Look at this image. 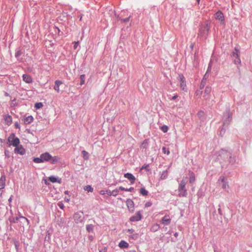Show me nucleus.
<instances>
[{
    "label": "nucleus",
    "mask_w": 252,
    "mask_h": 252,
    "mask_svg": "<svg viewBox=\"0 0 252 252\" xmlns=\"http://www.w3.org/2000/svg\"><path fill=\"white\" fill-rule=\"evenodd\" d=\"M8 144L10 146L12 145L13 146H17L20 143V140L18 138L15 137L14 133H11L8 138Z\"/></svg>",
    "instance_id": "nucleus-1"
},
{
    "label": "nucleus",
    "mask_w": 252,
    "mask_h": 252,
    "mask_svg": "<svg viewBox=\"0 0 252 252\" xmlns=\"http://www.w3.org/2000/svg\"><path fill=\"white\" fill-rule=\"evenodd\" d=\"M19 220H21L20 221H21V222H22L23 223H27V224H29V220L26 218L23 217V216H21L19 218H18V217L13 218V219L11 220H10V222H12V223H18L19 221Z\"/></svg>",
    "instance_id": "nucleus-2"
},
{
    "label": "nucleus",
    "mask_w": 252,
    "mask_h": 252,
    "mask_svg": "<svg viewBox=\"0 0 252 252\" xmlns=\"http://www.w3.org/2000/svg\"><path fill=\"white\" fill-rule=\"evenodd\" d=\"M178 79L180 82V87L183 90H184L186 87L185 78L183 74H179Z\"/></svg>",
    "instance_id": "nucleus-3"
},
{
    "label": "nucleus",
    "mask_w": 252,
    "mask_h": 252,
    "mask_svg": "<svg viewBox=\"0 0 252 252\" xmlns=\"http://www.w3.org/2000/svg\"><path fill=\"white\" fill-rule=\"evenodd\" d=\"M83 213H76L73 217L74 220L76 223L81 222L83 221Z\"/></svg>",
    "instance_id": "nucleus-4"
},
{
    "label": "nucleus",
    "mask_w": 252,
    "mask_h": 252,
    "mask_svg": "<svg viewBox=\"0 0 252 252\" xmlns=\"http://www.w3.org/2000/svg\"><path fill=\"white\" fill-rule=\"evenodd\" d=\"M126 206L128 210L131 212H133L134 210V204L131 199H127L126 201Z\"/></svg>",
    "instance_id": "nucleus-5"
},
{
    "label": "nucleus",
    "mask_w": 252,
    "mask_h": 252,
    "mask_svg": "<svg viewBox=\"0 0 252 252\" xmlns=\"http://www.w3.org/2000/svg\"><path fill=\"white\" fill-rule=\"evenodd\" d=\"M3 117L5 125L8 126L11 125L12 123V118L10 115L8 114L4 115Z\"/></svg>",
    "instance_id": "nucleus-6"
},
{
    "label": "nucleus",
    "mask_w": 252,
    "mask_h": 252,
    "mask_svg": "<svg viewBox=\"0 0 252 252\" xmlns=\"http://www.w3.org/2000/svg\"><path fill=\"white\" fill-rule=\"evenodd\" d=\"M41 156L43 162L49 161L52 158V156L47 152L42 154Z\"/></svg>",
    "instance_id": "nucleus-7"
},
{
    "label": "nucleus",
    "mask_w": 252,
    "mask_h": 252,
    "mask_svg": "<svg viewBox=\"0 0 252 252\" xmlns=\"http://www.w3.org/2000/svg\"><path fill=\"white\" fill-rule=\"evenodd\" d=\"M178 192L180 197H186L188 195L187 190L185 188L178 187Z\"/></svg>",
    "instance_id": "nucleus-8"
},
{
    "label": "nucleus",
    "mask_w": 252,
    "mask_h": 252,
    "mask_svg": "<svg viewBox=\"0 0 252 252\" xmlns=\"http://www.w3.org/2000/svg\"><path fill=\"white\" fill-rule=\"evenodd\" d=\"M235 50L237 52V53H234L233 52L232 54V56L235 58L234 59V63L236 64H239L241 63V60L239 57V55L238 53V50H237L235 48Z\"/></svg>",
    "instance_id": "nucleus-9"
},
{
    "label": "nucleus",
    "mask_w": 252,
    "mask_h": 252,
    "mask_svg": "<svg viewBox=\"0 0 252 252\" xmlns=\"http://www.w3.org/2000/svg\"><path fill=\"white\" fill-rule=\"evenodd\" d=\"M16 148L14 150V152L16 154H19L20 155H24L25 153V149L23 148L22 146H15Z\"/></svg>",
    "instance_id": "nucleus-10"
},
{
    "label": "nucleus",
    "mask_w": 252,
    "mask_h": 252,
    "mask_svg": "<svg viewBox=\"0 0 252 252\" xmlns=\"http://www.w3.org/2000/svg\"><path fill=\"white\" fill-rule=\"evenodd\" d=\"M124 177L126 178H127L128 180H129L130 181V183L133 184L135 180V177L131 173H127L124 175Z\"/></svg>",
    "instance_id": "nucleus-11"
},
{
    "label": "nucleus",
    "mask_w": 252,
    "mask_h": 252,
    "mask_svg": "<svg viewBox=\"0 0 252 252\" xmlns=\"http://www.w3.org/2000/svg\"><path fill=\"white\" fill-rule=\"evenodd\" d=\"M141 215L140 213L138 212L135 215L130 217L129 220L131 221H137L140 220L141 219Z\"/></svg>",
    "instance_id": "nucleus-12"
},
{
    "label": "nucleus",
    "mask_w": 252,
    "mask_h": 252,
    "mask_svg": "<svg viewBox=\"0 0 252 252\" xmlns=\"http://www.w3.org/2000/svg\"><path fill=\"white\" fill-rule=\"evenodd\" d=\"M23 80L26 83H32L33 82V80L32 77L27 74H23Z\"/></svg>",
    "instance_id": "nucleus-13"
},
{
    "label": "nucleus",
    "mask_w": 252,
    "mask_h": 252,
    "mask_svg": "<svg viewBox=\"0 0 252 252\" xmlns=\"http://www.w3.org/2000/svg\"><path fill=\"white\" fill-rule=\"evenodd\" d=\"M215 18L216 19H218V20L220 21L221 22H224V21L223 14L220 11H218V12H217L216 13Z\"/></svg>",
    "instance_id": "nucleus-14"
},
{
    "label": "nucleus",
    "mask_w": 252,
    "mask_h": 252,
    "mask_svg": "<svg viewBox=\"0 0 252 252\" xmlns=\"http://www.w3.org/2000/svg\"><path fill=\"white\" fill-rule=\"evenodd\" d=\"M171 221V219L168 215H165L161 220V222L164 225H168Z\"/></svg>",
    "instance_id": "nucleus-15"
},
{
    "label": "nucleus",
    "mask_w": 252,
    "mask_h": 252,
    "mask_svg": "<svg viewBox=\"0 0 252 252\" xmlns=\"http://www.w3.org/2000/svg\"><path fill=\"white\" fill-rule=\"evenodd\" d=\"M63 84V82L60 80H56L55 82L54 89L55 91L59 93L60 92V86Z\"/></svg>",
    "instance_id": "nucleus-16"
},
{
    "label": "nucleus",
    "mask_w": 252,
    "mask_h": 252,
    "mask_svg": "<svg viewBox=\"0 0 252 252\" xmlns=\"http://www.w3.org/2000/svg\"><path fill=\"white\" fill-rule=\"evenodd\" d=\"M188 182V177H184L181 180L180 183L179 185V187L180 188H185V186Z\"/></svg>",
    "instance_id": "nucleus-17"
},
{
    "label": "nucleus",
    "mask_w": 252,
    "mask_h": 252,
    "mask_svg": "<svg viewBox=\"0 0 252 252\" xmlns=\"http://www.w3.org/2000/svg\"><path fill=\"white\" fill-rule=\"evenodd\" d=\"M219 180L222 182V188L223 189L228 188L229 186L227 184V183L225 181V178L224 177H220Z\"/></svg>",
    "instance_id": "nucleus-18"
},
{
    "label": "nucleus",
    "mask_w": 252,
    "mask_h": 252,
    "mask_svg": "<svg viewBox=\"0 0 252 252\" xmlns=\"http://www.w3.org/2000/svg\"><path fill=\"white\" fill-rule=\"evenodd\" d=\"M5 177L3 176L0 178V189H3L5 187Z\"/></svg>",
    "instance_id": "nucleus-19"
},
{
    "label": "nucleus",
    "mask_w": 252,
    "mask_h": 252,
    "mask_svg": "<svg viewBox=\"0 0 252 252\" xmlns=\"http://www.w3.org/2000/svg\"><path fill=\"white\" fill-rule=\"evenodd\" d=\"M33 120V118L32 116H28L24 120L25 124L28 125L31 123Z\"/></svg>",
    "instance_id": "nucleus-20"
},
{
    "label": "nucleus",
    "mask_w": 252,
    "mask_h": 252,
    "mask_svg": "<svg viewBox=\"0 0 252 252\" xmlns=\"http://www.w3.org/2000/svg\"><path fill=\"white\" fill-rule=\"evenodd\" d=\"M48 179L52 183H58L59 184H61V179H57V178H56L54 176H50L49 178H48Z\"/></svg>",
    "instance_id": "nucleus-21"
},
{
    "label": "nucleus",
    "mask_w": 252,
    "mask_h": 252,
    "mask_svg": "<svg viewBox=\"0 0 252 252\" xmlns=\"http://www.w3.org/2000/svg\"><path fill=\"white\" fill-rule=\"evenodd\" d=\"M128 246H129L127 242H126V241H123V240H122L119 243V246L121 248H128Z\"/></svg>",
    "instance_id": "nucleus-22"
},
{
    "label": "nucleus",
    "mask_w": 252,
    "mask_h": 252,
    "mask_svg": "<svg viewBox=\"0 0 252 252\" xmlns=\"http://www.w3.org/2000/svg\"><path fill=\"white\" fill-rule=\"evenodd\" d=\"M168 176L167 171L164 170L163 171L161 174L160 177V180H162L164 179H165Z\"/></svg>",
    "instance_id": "nucleus-23"
},
{
    "label": "nucleus",
    "mask_w": 252,
    "mask_h": 252,
    "mask_svg": "<svg viewBox=\"0 0 252 252\" xmlns=\"http://www.w3.org/2000/svg\"><path fill=\"white\" fill-rule=\"evenodd\" d=\"M189 182L190 183H193L195 180V177L194 173L192 172H189Z\"/></svg>",
    "instance_id": "nucleus-24"
},
{
    "label": "nucleus",
    "mask_w": 252,
    "mask_h": 252,
    "mask_svg": "<svg viewBox=\"0 0 252 252\" xmlns=\"http://www.w3.org/2000/svg\"><path fill=\"white\" fill-rule=\"evenodd\" d=\"M83 158L84 160H87L89 158V154L85 150L82 151Z\"/></svg>",
    "instance_id": "nucleus-25"
},
{
    "label": "nucleus",
    "mask_w": 252,
    "mask_h": 252,
    "mask_svg": "<svg viewBox=\"0 0 252 252\" xmlns=\"http://www.w3.org/2000/svg\"><path fill=\"white\" fill-rule=\"evenodd\" d=\"M59 159H60V158L57 156L52 157V158H51V160H51V163L52 164L56 163L57 162H58Z\"/></svg>",
    "instance_id": "nucleus-26"
},
{
    "label": "nucleus",
    "mask_w": 252,
    "mask_h": 252,
    "mask_svg": "<svg viewBox=\"0 0 252 252\" xmlns=\"http://www.w3.org/2000/svg\"><path fill=\"white\" fill-rule=\"evenodd\" d=\"M59 159H60V158L57 156L52 157V158H51V160H51V163L52 164L56 163L57 162H58Z\"/></svg>",
    "instance_id": "nucleus-27"
},
{
    "label": "nucleus",
    "mask_w": 252,
    "mask_h": 252,
    "mask_svg": "<svg viewBox=\"0 0 252 252\" xmlns=\"http://www.w3.org/2000/svg\"><path fill=\"white\" fill-rule=\"evenodd\" d=\"M33 161L35 162V163H41V162H43V160L42 159V158H41V156L40 155V158H34L33 159Z\"/></svg>",
    "instance_id": "nucleus-28"
},
{
    "label": "nucleus",
    "mask_w": 252,
    "mask_h": 252,
    "mask_svg": "<svg viewBox=\"0 0 252 252\" xmlns=\"http://www.w3.org/2000/svg\"><path fill=\"white\" fill-rule=\"evenodd\" d=\"M85 190L88 192H93V188L90 185H87L84 188Z\"/></svg>",
    "instance_id": "nucleus-29"
},
{
    "label": "nucleus",
    "mask_w": 252,
    "mask_h": 252,
    "mask_svg": "<svg viewBox=\"0 0 252 252\" xmlns=\"http://www.w3.org/2000/svg\"><path fill=\"white\" fill-rule=\"evenodd\" d=\"M140 193L144 196H146L148 195V192L145 188H141L140 190Z\"/></svg>",
    "instance_id": "nucleus-30"
},
{
    "label": "nucleus",
    "mask_w": 252,
    "mask_h": 252,
    "mask_svg": "<svg viewBox=\"0 0 252 252\" xmlns=\"http://www.w3.org/2000/svg\"><path fill=\"white\" fill-rule=\"evenodd\" d=\"M211 92V88L210 87L207 86L205 88V89L204 91V93L205 94H206L207 95H208L210 94Z\"/></svg>",
    "instance_id": "nucleus-31"
},
{
    "label": "nucleus",
    "mask_w": 252,
    "mask_h": 252,
    "mask_svg": "<svg viewBox=\"0 0 252 252\" xmlns=\"http://www.w3.org/2000/svg\"><path fill=\"white\" fill-rule=\"evenodd\" d=\"M80 85H82L85 83V74H82L80 76Z\"/></svg>",
    "instance_id": "nucleus-32"
},
{
    "label": "nucleus",
    "mask_w": 252,
    "mask_h": 252,
    "mask_svg": "<svg viewBox=\"0 0 252 252\" xmlns=\"http://www.w3.org/2000/svg\"><path fill=\"white\" fill-rule=\"evenodd\" d=\"M43 104L41 102L36 103L35 104V107L36 109H40V108H42L43 107Z\"/></svg>",
    "instance_id": "nucleus-33"
},
{
    "label": "nucleus",
    "mask_w": 252,
    "mask_h": 252,
    "mask_svg": "<svg viewBox=\"0 0 252 252\" xmlns=\"http://www.w3.org/2000/svg\"><path fill=\"white\" fill-rule=\"evenodd\" d=\"M168 127L167 126L164 125L161 127V130L163 132H166L168 131Z\"/></svg>",
    "instance_id": "nucleus-34"
},
{
    "label": "nucleus",
    "mask_w": 252,
    "mask_h": 252,
    "mask_svg": "<svg viewBox=\"0 0 252 252\" xmlns=\"http://www.w3.org/2000/svg\"><path fill=\"white\" fill-rule=\"evenodd\" d=\"M162 152L164 154H166L167 155H169L170 151L169 150H167L165 147H163L162 148Z\"/></svg>",
    "instance_id": "nucleus-35"
},
{
    "label": "nucleus",
    "mask_w": 252,
    "mask_h": 252,
    "mask_svg": "<svg viewBox=\"0 0 252 252\" xmlns=\"http://www.w3.org/2000/svg\"><path fill=\"white\" fill-rule=\"evenodd\" d=\"M119 193V190L118 189H114L112 191V195L116 196H117Z\"/></svg>",
    "instance_id": "nucleus-36"
},
{
    "label": "nucleus",
    "mask_w": 252,
    "mask_h": 252,
    "mask_svg": "<svg viewBox=\"0 0 252 252\" xmlns=\"http://www.w3.org/2000/svg\"><path fill=\"white\" fill-rule=\"evenodd\" d=\"M149 164H144L141 168V170L145 169L146 170H149Z\"/></svg>",
    "instance_id": "nucleus-37"
},
{
    "label": "nucleus",
    "mask_w": 252,
    "mask_h": 252,
    "mask_svg": "<svg viewBox=\"0 0 252 252\" xmlns=\"http://www.w3.org/2000/svg\"><path fill=\"white\" fill-rule=\"evenodd\" d=\"M4 145V141L0 138V150L2 149L3 146Z\"/></svg>",
    "instance_id": "nucleus-38"
},
{
    "label": "nucleus",
    "mask_w": 252,
    "mask_h": 252,
    "mask_svg": "<svg viewBox=\"0 0 252 252\" xmlns=\"http://www.w3.org/2000/svg\"><path fill=\"white\" fill-rule=\"evenodd\" d=\"M58 206L61 209H63L64 208V205L61 202H60L58 203Z\"/></svg>",
    "instance_id": "nucleus-39"
},
{
    "label": "nucleus",
    "mask_w": 252,
    "mask_h": 252,
    "mask_svg": "<svg viewBox=\"0 0 252 252\" xmlns=\"http://www.w3.org/2000/svg\"><path fill=\"white\" fill-rule=\"evenodd\" d=\"M4 154H5V157L7 158H9L10 157L9 153V152L7 150H5Z\"/></svg>",
    "instance_id": "nucleus-40"
},
{
    "label": "nucleus",
    "mask_w": 252,
    "mask_h": 252,
    "mask_svg": "<svg viewBox=\"0 0 252 252\" xmlns=\"http://www.w3.org/2000/svg\"><path fill=\"white\" fill-rule=\"evenodd\" d=\"M22 53L20 51H18L15 53V57H18L21 55Z\"/></svg>",
    "instance_id": "nucleus-41"
},
{
    "label": "nucleus",
    "mask_w": 252,
    "mask_h": 252,
    "mask_svg": "<svg viewBox=\"0 0 252 252\" xmlns=\"http://www.w3.org/2000/svg\"><path fill=\"white\" fill-rule=\"evenodd\" d=\"M87 230L89 232H90L91 231H92L93 230V228H92V226H91V225L87 226Z\"/></svg>",
    "instance_id": "nucleus-42"
},
{
    "label": "nucleus",
    "mask_w": 252,
    "mask_h": 252,
    "mask_svg": "<svg viewBox=\"0 0 252 252\" xmlns=\"http://www.w3.org/2000/svg\"><path fill=\"white\" fill-rule=\"evenodd\" d=\"M73 43L74 44V49H76L77 48V46H78V45L79 43V41L74 42Z\"/></svg>",
    "instance_id": "nucleus-43"
},
{
    "label": "nucleus",
    "mask_w": 252,
    "mask_h": 252,
    "mask_svg": "<svg viewBox=\"0 0 252 252\" xmlns=\"http://www.w3.org/2000/svg\"><path fill=\"white\" fill-rule=\"evenodd\" d=\"M152 205V203L150 202H147L146 203L145 206L146 207H150Z\"/></svg>",
    "instance_id": "nucleus-44"
},
{
    "label": "nucleus",
    "mask_w": 252,
    "mask_h": 252,
    "mask_svg": "<svg viewBox=\"0 0 252 252\" xmlns=\"http://www.w3.org/2000/svg\"><path fill=\"white\" fill-rule=\"evenodd\" d=\"M133 190H134V188L132 187L130 188L129 189H125V191H132Z\"/></svg>",
    "instance_id": "nucleus-45"
},
{
    "label": "nucleus",
    "mask_w": 252,
    "mask_h": 252,
    "mask_svg": "<svg viewBox=\"0 0 252 252\" xmlns=\"http://www.w3.org/2000/svg\"><path fill=\"white\" fill-rule=\"evenodd\" d=\"M105 193L107 194L108 195L111 196V195H112V194H111L112 193V191H111L110 190H107L106 191Z\"/></svg>",
    "instance_id": "nucleus-46"
},
{
    "label": "nucleus",
    "mask_w": 252,
    "mask_h": 252,
    "mask_svg": "<svg viewBox=\"0 0 252 252\" xmlns=\"http://www.w3.org/2000/svg\"><path fill=\"white\" fill-rule=\"evenodd\" d=\"M14 126L16 128H20V125L18 123L16 122L14 124Z\"/></svg>",
    "instance_id": "nucleus-47"
},
{
    "label": "nucleus",
    "mask_w": 252,
    "mask_h": 252,
    "mask_svg": "<svg viewBox=\"0 0 252 252\" xmlns=\"http://www.w3.org/2000/svg\"><path fill=\"white\" fill-rule=\"evenodd\" d=\"M127 232H129L130 234H132L134 232V230L133 229H128L127 230Z\"/></svg>",
    "instance_id": "nucleus-48"
},
{
    "label": "nucleus",
    "mask_w": 252,
    "mask_h": 252,
    "mask_svg": "<svg viewBox=\"0 0 252 252\" xmlns=\"http://www.w3.org/2000/svg\"><path fill=\"white\" fill-rule=\"evenodd\" d=\"M126 189L124 188V187H119V189L120 190H125Z\"/></svg>",
    "instance_id": "nucleus-49"
},
{
    "label": "nucleus",
    "mask_w": 252,
    "mask_h": 252,
    "mask_svg": "<svg viewBox=\"0 0 252 252\" xmlns=\"http://www.w3.org/2000/svg\"><path fill=\"white\" fill-rule=\"evenodd\" d=\"M100 194H101V195H104L105 192V191L104 190H101L100 192H99Z\"/></svg>",
    "instance_id": "nucleus-50"
},
{
    "label": "nucleus",
    "mask_w": 252,
    "mask_h": 252,
    "mask_svg": "<svg viewBox=\"0 0 252 252\" xmlns=\"http://www.w3.org/2000/svg\"><path fill=\"white\" fill-rule=\"evenodd\" d=\"M177 97H178V95H175L172 97V99H173V100L175 99Z\"/></svg>",
    "instance_id": "nucleus-51"
},
{
    "label": "nucleus",
    "mask_w": 252,
    "mask_h": 252,
    "mask_svg": "<svg viewBox=\"0 0 252 252\" xmlns=\"http://www.w3.org/2000/svg\"><path fill=\"white\" fill-rule=\"evenodd\" d=\"M44 183L46 185H49V183H48V181L46 179L44 180Z\"/></svg>",
    "instance_id": "nucleus-52"
},
{
    "label": "nucleus",
    "mask_w": 252,
    "mask_h": 252,
    "mask_svg": "<svg viewBox=\"0 0 252 252\" xmlns=\"http://www.w3.org/2000/svg\"><path fill=\"white\" fill-rule=\"evenodd\" d=\"M128 21H129V18L125 19L124 20V22H127Z\"/></svg>",
    "instance_id": "nucleus-53"
},
{
    "label": "nucleus",
    "mask_w": 252,
    "mask_h": 252,
    "mask_svg": "<svg viewBox=\"0 0 252 252\" xmlns=\"http://www.w3.org/2000/svg\"><path fill=\"white\" fill-rule=\"evenodd\" d=\"M65 200L66 201V202H69L70 199L69 198H65Z\"/></svg>",
    "instance_id": "nucleus-54"
},
{
    "label": "nucleus",
    "mask_w": 252,
    "mask_h": 252,
    "mask_svg": "<svg viewBox=\"0 0 252 252\" xmlns=\"http://www.w3.org/2000/svg\"><path fill=\"white\" fill-rule=\"evenodd\" d=\"M8 201H9V202H11V201H12V196H11V197L9 198V199H8Z\"/></svg>",
    "instance_id": "nucleus-55"
},
{
    "label": "nucleus",
    "mask_w": 252,
    "mask_h": 252,
    "mask_svg": "<svg viewBox=\"0 0 252 252\" xmlns=\"http://www.w3.org/2000/svg\"><path fill=\"white\" fill-rule=\"evenodd\" d=\"M227 156H228L230 158H231V154L230 153H228Z\"/></svg>",
    "instance_id": "nucleus-56"
},
{
    "label": "nucleus",
    "mask_w": 252,
    "mask_h": 252,
    "mask_svg": "<svg viewBox=\"0 0 252 252\" xmlns=\"http://www.w3.org/2000/svg\"><path fill=\"white\" fill-rule=\"evenodd\" d=\"M197 3L199 4L200 0H196Z\"/></svg>",
    "instance_id": "nucleus-57"
},
{
    "label": "nucleus",
    "mask_w": 252,
    "mask_h": 252,
    "mask_svg": "<svg viewBox=\"0 0 252 252\" xmlns=\"http://www.w3.org/2000/svg\"><path fill=\"white\" fill-rule=\"evenodd\" d=\"M174 235H175V236H177L178 235V234H177V233H176L174 234Z\"/></svg>",
    "instance_id": "nucleus-58"
},
{
    "label": "nucleus",
    "mask_w": 252,
    "mask_h": 252,
    "mask_svg": "<svg viewBox=\"0 0 252 252\" xmlns=\"http://www.w3.org/2000/svg\"><path fill=\"white\" fill-rule=\"evenodd\" d=\"M130 252H136L135 251H131Z\"/></svg>",
    "instance_id": "nucleus-59"
},
{
    "label": "nucleus",
    "mask_w": 252,
    "mask_h": 252,
    "mask_svg": "<svg viewBox=\"0 0 252 252\" xmlns=\"http://www.w3.org/2000/svg\"><path fill=\"white\" fill-rule=\"evenodd\" d=\"M65 193L67 194V191H65Z\"/></svg>",
    "instance_id": "nucleus-60"
},
{
    "label": "nucleus",
    "mask_w": 252,
    "mask_h": 252,
    "mask_svg": "<svg viewBox=\"0 0 252 252\" xmlns=\"http://www.w3.org/2000/svg\"><path fill=\"white\" fill-rule=\"evenodd\" d=\"M82 17H81V18H80V20H82Z\"/></svg>",
    "instance_id": "nucleus-61"
}]
</instances>
